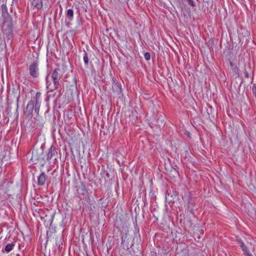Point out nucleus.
<instances>
[{"label":"nucleus","mask_w":256,"mask_h":256,"mask_svg":"<svg viewBox=\"0 0 256 256\" xmlns=\"http://www.w3.org/2000/svg\"><path fill=\"white\" fill-rule=\"evenodd\" d=\"M81 190L82 192V194L83 196L85 195V193L87 192L85 186L83 185L81 188Z\"/></svg>","instance_id":"obj_23"},{"label":"nucleus","mask_w":256,"mask_h":256,"mask_svg":"<svg viewBox=\"0 0 256 256\" xmlns=\"http://www.w3.org/2000/svg\"><path fill=\"white\" fill-rule=\"evenodd\" d=\"M62 74L60 69H54L52 72L51 78L52 82L48 80V76L46 77V88L50 92H53L60 87V80Z\"/></svg>","instance_id":"obj_1"},{"label":"nucleus","mask_w":256,"mask_h":256,"mask_svg":"<svg viewBox=\"0 0 256 256\" xmlns=\"http://www.w3.org/2000/svg\"><path fill=\"white\" fill-rule=\"evenodd\" d=\"M13 36H14L13 34H12L4 36V38L6 39V42L10 44L12 42V40L13 38Z\"/></svg>","instance_id":"obj_15"},{"label":"nucleus","mask_w":256,"mask_h":256,"mask_svg":"<svg viewBox=\"0 0 256 256\" xmlns=\"http://www.w3.org/2000/svg\"><path fill=\"white\" fill-rule=\"evenodd\" d=\"M58 157V152L56 147L52 145L48 149V152L46 154L47 160H50L52 158L56 160Z\"/></svg>","instance_id":"obj_5"},{"label":"nucleus","mask_w":256,"mask_h":256,"mask_svg":"<svg viewBox=\"0 0 256 256\" xmlns=\"http://www.w3.org/2000/svg\"><path fill=\"white\" fill-rule=\"evenodd\" d=\"M48 176L44 172H42L40 175L38 177V186H44L45 184Z\"/></svg>","instance_id":"obj_7"},{"label":"nucleus","mask_w":256,"mask_h":256,"mask_svg":"<svg viewBox=\"0 0 256 256\" xmlns=\"http://www.w3.org/2000/svg\"><path fill=\"white\" fill-rule=\"evenodd\" d=\"M244 77L246 78H249L248 72L246 68V66H244Z\"/></svg>","instance_id":"obj_20"},{"label":"nucleus","mask_w":256,"mask_h":256,"mask_svg":"<svg viewBox=\"0 0 256 256\" xmlns=\"http://www.w3.org/2000/svg\"><path fill=\"white\" fill-rule=\"evenodd\" d=\"M66 16L69 19H71L74 16V11L72 9H68L66 12Z\"/></svg>","instance_id":"obj_17"},{"label":"nucleus","mask_w":256,"mask_h":256,"mask_svg":"<svg viewBox=\"0 0 256 256\" xmlns=\"http://www.w3.org/2000/svg\"><path fill=\"white\" fill-rule=\"evenodd\" d=\"M60 244H61V241H60V240L59 242H58V240H56V246H58V247H60Z\"/></svg>","instance_id":"obj_25"},{"label":"nucleus","mask_w":256,"mask_h":256,"mask_svg":"<svg viewBox=\"0 0 256 256\" xmlns=\"http://www.w3.org/2000/svg\"><path fill=\"white\" fill-rule=\"evenodd\" d=\"M2 10V17L4 20L3 24L12 23V19L9 14L6 6L2 4L1 6Z\"/></svg>","instance_id":"obj_3"},{"label":"nucleus","mask_w":256,"mask_h":256,"mask_svg":"<svg viewBox=\"0 0 256 256\" xmlns=\"http://www.w3.org/2000/svg\"><path fill=\"white\" fill-rule=\"evenodd\" d=\"M2 29L4 36L13 34L12 24H3Z\"/></svg>","instance_id":"obj_6"},{"label":"nucleus","mask_w":256,"mask_h":256,"mask_svg":"<svg viewBox=\"0 0 256 256\" xmlns=\"http://www.w3.org/2000/svg\"><path fill=\"white\" fill-rule=\"evenodd\" d=\"M248 68H249V69H250V68H251V67H250V65H248Z\"/></svg>","instance_id":"obj_28"},{"label":"nucleus","mask_w":256,"mask_h":256,"mask_svg":"<svg viewBox=\"0 0 256 256\" xmlns=\"http://www.w3.org/2000/svg\"><path fill=\"white\" fill-rule=\"evenodd\" d=\"M122 244L124 246L128 248L129 246V242L130 241V236L128 233L124 234L122 237Z\"/></svg>","instance_id":"obj_9"},{"label":"nucleus","mask_w":256,"mask_h":256,"mask_svg":"<svg viewBox=\"0 0 256 256\" xmlns=\"http://www.w3.org/2000/svg\"><path fill=\"white\" fill-rule=\"evenodd\" d=\"M41 96V94L40 92H38L36 93V96L33 98V99H32L30 100H33L34 102V106H40V98Z\"/></svg>","instance_id":"obj_11"},{"label":"nucleus","mask_w":256,"mask_h":256,"mask_svg":"<svg viewBox=\"0 0 256 256\" xmlns=\"http://www.w3.org/2000/svg\"><path fill=\"white\" fill-rule=\"evenodd\" d=\"M34 102L33 100H30L28 102L26 108V113L27 115L30 116H32V112L34 106Z\"/></svg>","instance_id":"obj_8"},{"label":"nucleus","mask_w":256,"mask_h":256,"mask_svg":"<svg viewBox=\"0 0 256 256\" xmlns=\"http://www.w3.org/2000/svg\"><path fill=\"white\" fill-rule=\"evenodd\" d=\"M29 74L34 78H36L40 75L38 64L37 62H34L30 64L28 68Z\"/></svg>","instance_id":"obj_2"},{"label":"nucleus","mask_w":256,"mask_h":256,"mask_svg":"<svg viewBox=\"0 0 256 256\" xmlns=\"http://www.w3.org/2000/svg\"><path fill=\"white\" fill-rule=\"evenodd\" d=\"M75 82L76 83V78H74Z\"/></svg>","instance_id":"obj_29"},{"label":"nucleus","mask_w":256,"mask_h":256,"mask_svg":"<svg viewBox=\"0 0 256 256\" xmlns=\"http://www.w3.org/2000/svg\"><path fill=\"white\" fill-rule=\"evenodd\" d=\"M245 253L246 254V256H252V254H250V252L248 251V250L247 252H245Z\"/></svg>","instance_id":"obj_26"},{"label":"nucleus","mask_w":256,"mask_h":256,"mask_svg":"<svg viewBox=\"0 0 256 256\" xmlns=\"http://www.w3.org/2000/svg\"><path fill=\"white\" fill-rule=\"evenodd\" d=\"M112 88L116 92H117L118 93L122 92L121 85L115 80H114Z\"/></svg>","instance_id":"obj_12"},{"label":"nucleus","mask_w":256,"mask_h":256,"mask_svg":"<svg viewBox=\"0 0 256 256\" xmlns=\"http://www.w3.org/2000/svg\"><path fill=\"white\" fill-rule=\"evenodd\" d=\"M230 64L231 69L232 70L233 72L238 76L239 72L238 66L232 63L231 62H230Z\"/></svg>","instance_id":"obj_13"},{"label":"nucleus","mask_w":256,"mask_h":256,"mask_svg":"<svg viewBox=\"0 0 256 256\" xmlns=\"http://www.w3.org/2000/svg\"><path fill=\"white\" fill-rule=\"evenodd\" d=\"M168 196H169V194H168V196H166V200H168ZM170 200V201H171V200Z\"/></svg>","instance_id":"obj_27"},{"label":"nucleus","mask_w":256,"mask_h":256,"mask_svg":"<svg viewBox=\"0 0 256 256\" xmlns=\"http://www.w3.org/2000/svg\"><path fill=\"white\" fill-rule=\"evenodd\" d=\"M186 0L188 2V4H190V6H196V4L193 0Z\"/></svg>","instance_id":"obj_22"},{"label":"nucleus","mask_w":256,"mask_h":256,"mask_svg":"<svg viewBox=\"0 0 256 256\" xmlns=\"http://www.w3.org/2000/svg\"><path fill=\"white\" fill-rule=\"evenodd\" d=\"M240 244V247L242 248V250L244 252H247L248 250V248L247 246L244 244V242L242 241H240L239 242Z\"/></svg>","instance_id":"obj_16"},{"label":"nucleus","mask_w":256,"mask_h":256,"mask_svg":"<svg viewBox=\"0 0 256 256\" xmlns=\"http://www.w3.org/2000/svg\"><path fill=\"white\" fill-rule=\"evenodd\" d=\"M40 106H34V112L36 113L37 114H38V112H39V110H40Z\"/></svg>","instance_id":"obj_21"},{"label":"nucleus","mask_w":256,"mask_h":256,"mask_svg":"<svg viewBox=\"0 0 256 256\" xmlns=\"http://www.w3.org/2000/svg\"><path fill=\"white\" fill-rule=\"evenodd\" d=\"M1 42H2V43L3 42V40H1ZM6 44L5 42L4 44H0V48H1V49H2L3 48H6Z\"/></svg>","instance_id":"obj_24"},{"label":"nucleus","mask_w":256,"mask_h":256,"mask_svg":"<svg viewBox=\"0 0 256 256\" xmlns=\"http://www.w3.org/2000/svg\"><path fill=\"white\" fill-rule=\"evenodd\" d=\"M32 4L37 10H39L42 8V0H33Z\"/></svg>","instance_id":"obj_10"},{"label":"nucleus","mask_w":256,"mask_h":256,"mask_svg":"<svg viewBox=\"0 0 256 256\" xmlns=\"http://www.w3.org/2000/svg\"><path fill=\"white\" fill-rule=\"evenodd\" d=\"M84 60L85 64L86 66L88 65V62H89V58L88 57V54L86 52H84Z\"/></svg>","instance_id":"obj_18"},{"label":"nucleus","mask_w":256,"mask_h":256,"mask_svg":"<svg viewBox=\"0 0 256 256\" xmlns=\"http://www.w3.org/2000/svg\"><path fill=\"white\" fill-rule=\"evenodd\" d=\"M14 243H9L5 247V250L7 252H10L14 248Z\"/></svg>","instance_id":"obj_14"},{"label":"nucleus","mask_w":256,"mask_h":256,"mask_svg":"<svg viewBox=\"0 0 256 256\" xmlns=\"http://www.w3.org/2000/svg\"><path fill=\"white\" fill-rule=\"evenodd\" d=\"M144 57L145 59L147 60H150V54L148 52H146L144 54Z\"/></svg>","instance_id":"obj_19"},{"label":"nucleus","mask_w":256,"mask_h":256,"mask_svg":"<svg viewBox=\"0 0 256 256\" xmlns=\"http://www.w3.org/2000/svg\"><path fill=\"white\" fill-rule=\"evenodd\" d=\"M43 152L42 150H34L32 152V156L31 160L32 162H36L42 158Z\"/></svg>","instance_id":"obj_4"}]
</instances>
